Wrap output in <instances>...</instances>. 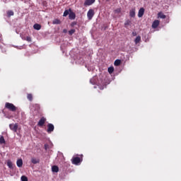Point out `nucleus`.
<instances>
[{
	"mask_svg": "<svg viewBox=\"0 0 181 181\" xmlns=\"http://www.w3.org/2000/svg\"><path fill=\"white\" fill-rule=\"evenodd\" d=\"M95 13L94 12L93 9H89V11L87 13V16H88V21H91V19H93Z\"/></svg>",
	"mask_w": 181,
	"mask_h": 181,
	"instance_id": "3",
	"label": "nucleus"
},
{
	"mask_svg": "<svg viewBox=\"0 0 181 181\" xmlns=\"http://www.w3.org/2000/svg\"><path fill=\"white\" fill-rule=\"evenodd\" d=\"M139 42H141V36L139 35L134 40V43H135V45H138V43H139Z\"/></svg>",
	"mask_w": 181,
	"mask_h": 181,
	"instance_id": "23",
	"label": "nucleus"
},
{
	"mask_svg": "<svg viewBox=\"0 0 181 181\" xmlns=\"http://www.w3.org/2000/svg\"><path fill=\"white\" fill-rule=\"evenodd\" d=\"M136 35H137V34H136V32H133V33H132V36H136Z\"/></svg>",
	"mask_w": 181,
	"mask_h": 181,
	"instance_id": "32",
	"label": "nucleus"
},
{
	"mask_svg": "<svg viewBox=\"0 0 181 181\" xmlns=\"http://www.w3.org/2000/svg\"><path fill=\"white\" fill-rule=\"evenodd\" d=\"M9 128L11 131L13 132H18V124H9Z\"/></svg>",
	"mask_w": 181,
	"mask_h": 181,
	"instance_id": "5",
	"label": "nucleus"
},
{
	"mask_svg": "<svg viewBox=\"0 0 181 181\" xmlns=\"http://www.w3.org/2000/svg\"><path fill=\"white\" fill-rule=\"evenodd\" d=\"M159 23H160V22L158 20L154 21L152 23L153 29H156V28H158V26H159Z\"/></svg>",
	"mask_w": 181,
	"mask_h": 181,
	"instance_id": "9",
	"label": "nucleus"
},
{
	"mask_svg": "<svg viewBox=\"0 0 181 181\" xmlns=\"http://www.w3.org/2000/svg\"><path fill=\"white\" fill-rule=\"evenodd\" d=\"M145 13V8H141L139 10V13H138V17L139 18H142V16H144V14Z\"/></svg>",
	"mask_w": 181,
	"mask_h": 181,
	"instance_id": "8",
	"label": "nucleus"
},
{
	"mask_svg": "<svg viewBox=\"0 0 181 181\" xmlns=\"http://www.w3.org/2000/svg\"><path fill=\"white\" fill-rule=\"evenodd\" d=\"M129 25H131V20H126L124 22V27L128 28Z\"/></svg>",
	"mask_w": 181,
	"mask_h": 181,
	"instance_id": "22",
	"label": "nucleus"
},
{
	"mask_svg": "<svg viewBox=\"0 0 181 181\" xmlns=\"http://www.w3.org/2000/svg\"><path fill=\"white\" fill-rule=\"evenodd\" d=\"M70 12H71V8H69V10H65L63 16H67L68 15H70Z\"/></svg>",
	"mask_w": 181,
	"mask_h": 181,
	"instance_id": "20",
	"label": "nucleus"
},
{
	"mask_svg": "<svg viewBox=\"0 0 181 181\" xmlns=\"http://www.w3.org/2000/svg\"><path fill=\"white\" fill-rule=\"evenodd\" d=\"M54 131V125H53V124H52V123H49L47 124V132L48 134H52Z\"/></svg>",
	"mask_w": 181,
	"mask_h": 181,
	"instance_id": "4",
	"label": "nucleus"
},
{
	"mask_svg": "<svg viewBox=\"0 0 181 181\" xmlns=\"http://www.w3.org/2000/svg\"><path fill=\"white\" fill-rule=\"evenodd\" d=\"M69 18L71 19V21L76 19V13L73 11H70L69 15Z\"/></svg>",
	"mask_w": 181,
	"mask_h": 181,
	"instance_id": "10",
	"label": "nucleus"
},
{
	"mask_svg": "<svg viewBox=\"0 0 181 181\" xmlns=\"http://www.w3.org/2000/svg\"><path fill=\"white\" fill-rule=\"evenodd\" d=\"M158 18H160V19H166V16L165 14H163V13H162V12H159L158 13Z\"/></svg>",
	"mask_w": 181,
	"mask_h": 181,
	"instance_id": "16",
	"label": "nucleus"
},
{
	"mask_svg": "<svg viewBox=\"0 0 181 181\" xmlns=\"http://www.w3.org/2000/svg\"><path fill=\"white\" fill-rule=\"evenodd\" d=\"M13 15H15V13H13V11L9 10L7 11V16L8 18H11V16H13Z\"/></svg>",
	"mask_w": 181,
	"mask_h": 181,
	"instance_id": "18",
	"label": "nucleus"
},
{
	"mask_svg": "<svg viewBox=\"0 0 181 181\" xmlns=\"http://www.w3.org/2000/svg\"><path fill=\"white\" fill-rule=\"evenodd\" d=\"M27 98L28 101H33V95L32 93H28Z\"/></svg>",
	"mask_w": 181,
	"mask_h": 181,
	"instance_id": "19",
	"label": "nucleus"
},
{
	"mask_svg": "<svg viewBox=\"0 0 181 181\" xmlns=\"http://www.w3.org/2000/svg\"><path fill=\"white\" fill-rule=\"evenodd\" d=\"M115 66H119V64H121V60L119 59H116L115 61V63H114Z\"/></svg>",
	"mask_w": 181,
	"mask_h": 181,
	"instance_id": "25",
	"label": "nucleus"
},
{
	"mask_svg": "<svg viewBox=\"0 0 181 181\" xmlns=\"http://www.w3.org/2000/svg\"><path fill=\"white\" fill-rule=\"evenodd\" d=\"M95 2V0H86L84 2V6H90V5H93Z\"/></svg>",
	"mask_w": 181,
	"mask_h": 181,
	"instance_id": "7",
	"label": "nucleus"
},
{
	"mask_svg": "<svg viewBox=\"0 0 181 181\" xmlns=\"http://www.w3.org/2000/svg\"><path fill=\"white\" fill-rule=\"evenodd\" d=\"M129 16L131 18H135V8H132V10H130Z\"/></svg>",
	"mask_w": 181,
	"mask_h": 181,
	"instance_id": "14",
	"label": "nucleus"
},
{
	"mask_svg": "<svg viewBox=\"0 0 181 181\" xmlns=\"http://www.w3.org/2000/svg\"><path fill=\"white\" fill-rule=\"evenodd\" d=\"M25 40H27V42H32V37H26V39H25Z\"/></svg>",
	"mask_w": 181,
	"mask_h": 181,
	"instance_id": "30",
	"label": "nucleus"
},
{
	"mask_svg": "<svg viewBox=\"0 0 181 181\" xmlns=\"http://www.w3.org/2000/svg\"><path fill=\"white\" fill-rule=\"evenodd\" d=\"M52 171L55 173H57V172H59V167L57 165H53L52 167Z\"/></svg>",
	"mask_w": 181,
	"mask_h": 181,
	"instance_id": "15",
	"label": "nucleus"
},
{
	"mask_svg": "<svg viewBox=\"0 0 181 181\" xmlns=\"http://www.w3.org/2000/svg\"><path fill=\"white\" fill-rule=\"evenodd\" d=\"M76 33V30L74 29H71L69 31V35H70V36H71L73 34H74Z\"/></svg>",
	"mask_w": 181,
	"mask_h": 181,
	"instance_id": "28",
	"label": "nucleus"
},
{
	"mask_svg": "<svg viewBox=\"0 0 181 181\" xmlns=\"http://www.w3.org/2000/svg\"><path fill=\"white\" fill-rule=\"evenodd\" d=\"M115 12H116V13H120L121 8H117L116 10H115Z\"/></svg>",
	"mask_w": 181,
	"mask_h": 181,
	"instance_id": "31",
	"label": "nucleus"
},
{
	"mask_svg": "<svg viewBox=\"0 0 181 181\" xmlns=\"http://www.w3.org/2000/svg\"><path fill=\"white\" fill-rule=\"evenodd\" d=\"M83 160L80 157H73L71 159V162L73 165H78Z\"/></svg>",
	"mask_w": 181,
	"mask_h": 181,
	"instance_id": "2",
	"label": "nucleus"
},
{
	"mask_svg": "<svg viewBox=\"0 0 181 181\" xmlns=\"http://www.w3.org/2000/svg\"><path fill=\"white\" fill-rule=\"evenodd\" d=\"M5 138H4V136H1L0 137V144L2 145V144H5Z\"/></svg>",
	"mask_w": 181,
	"mask_h": 181,
	"instance_id": "27",
	"label": "nucleus"
},
{
	"mask_svg": "<svg viewBox=\"0 0 181 181\" xmlns=\"http://www.w3.org/2000/svg\"><path fill=\"white\" fill-rule=\"evenodd\" d=\"M52 23H53V25H60V23H62V22L59 19H54L52 21Z\"/></svg>",
	"mask_w": 181,
	"mask_h": 181,
	"instance_id": "21",
	"label": "nucleus"
},
{
	"mask_svg": "<svg viewBox=\"0 0 181 181\" xmlns=\"http://www.w3.org/2000/svg\"><path fill=\"white\" fill-rule=\"evenodd\" d=\"M7 166H8L9 169H13V163H12V161H11V160H8L7 161Z\"/></svg>",
	"mask_w": 181,
	"mask_h": 181,
	"instance_id": "17",
	"label": "nucleus"
},
{
	"mask_svg": "<svg viewBox=\"0 0 181 181\" xmlns=\"http://www.w3.org/2000/svg\"><path fill=\"white\" fill-rule=\"evenodd\" d=\"M31 162L32 163H33L34 165H36V163H39V159H36L35 158H33L31 159Z\"/></svg>",
	"mask_w": 181,
	"mask_h": 181,
	"instance_id": "24",
	"label": "nucleus"
},
{
	"mask_svg": "<svg viewBox=\"0 0 181 181\" xmlns=\"http://www.w3.org/2000/svg\"><path fill=\"white\" fill-rule=\"evenodd\" d=\"M5 108H6V110H8L9 111H11L12 112H15V111L18 110V107H16L15 105L11 103H6Z\"/></svg>",
	"mask_w": 181,
	"mask_h": 181,
	"instance_id": "1",
	"label": "nucleus"
},
{
	"mask_svg": "<svg viewBox=\"0 0 181 181\" xmlns=\"http://www.w3.org/2000/svg\"><path fill=\"white\" fill-rule=\"evenodd\" d=\"M45 122H46V118L42 117L39 120L37 125H38V127H43L45 125Z\"/></svg>",
	"mask_w": 181,
	"mask_h": 181,
	"instance_id": "6",
	"label": "nucleus"
},
{
	"mask_svg": "<svg viewBox=\"0 0 181 181\" xmlns=\"http://www.w3.org/2000/svg\"><path fill=\"white\" fill-rule=\"evenodd\" d=\"M16 164L18 168H22V166L23 165V160H22V158L18 159L16 162Z\"/></svg>",
	"mask_w": 181,
	"mask_h": 181,
	"instance_id": "12",
	"label": "nucleus"
},
{
	"mask_svg": "<svg viewBox=\"0 0 181 181\" xmlns=\"http://www.w3.org/2000/svg\"><path fill=\"white\" fill-rule=\"evenodd\" d=\"M33 108H34V111H37V112H39L40 110V105L36 103L33 105Z\"/></svg>",
	"mask_w": 181,
	"mask_h": 181,
	"instance_id": "11",
	"label": "nucleus"
},
{
	"mask_svg": "<svg viewBox=\"0 0 181 181\" xmlns=\"http://www.w3.org/2000/svg\"><path fill=\"white\" fill-rule=\"evenodd\" d=\"M21 181H28V177L25 175L21 176Z\"/></svg>",
	"mask_w": 181,
	"mask_h": 181,
	"instance_id": "29",
	"label": "nucleus"
},
{
	"mask_svg": "<svg viewBox=\"0 0 181 181\" xmlns=\"http://www.w3.org/2000/svg\"><path fill=\"white\" fill-rule=\"evenodd\" d=\"M74 25H77V23L76 22L71 23V26H74Z\"/></svg>",
	"mask_w": 181,
	"mask_h": 181,
	"instance_id": "33",
	"label": "nucleus"
},
{
	"mask_svg": "<svg viewBox=\"0 0 181 181\" xmlns=\"http://www.w3.org/2000/svg\"><path fill=\"white\" fill-rule=\"evenodd\" d=\"M107 71H108V73H110V74H112V73H114V67L112 66L109 67Z\"/></svg>",
	"mask_w": 181,
	"mask_h": 181,
	"instance_id": "26",
	"label": "nucleus"
},
{
	"mask_svg": "<svg viewBox=\"0 0 181 181\" xmlns=\"http://www.w3.org/2000/svg\"><path fill=\"white\" fill-rule=\"evenodd\" d=\"M107 1H110V0H107Z\"/></svg>",
	"mask_w": 181,
	"mask_h": 181,
	"instance_id": "35",
	"label": "nucleus"
},
{
	"mask_svg": "<svg viewBox=\"0 0 181 181\" xmlns=\"http://www.w3.org/2000/svg\"><path fill=\"white\" fill-rule=\"evenodd\" d=\"M63 33H67V30H66V29H64V30H63Z\"/></svg>",
	"mask_w": 181,
	"mask_h": 181,
	"instance_id": "34",
	"label": "nucleus"
},
{
	"mask_svg": "<svg viewBox=\"0 0 181 181\" xmlns=\"http://www.w3.org/2000/svg\"><path fill=\"white\" fill-rule=\"evenodd\" d=\"M34 29H35V30H40V29H42V25H40V24L38 23H35L33 25Z\"/></svg>",
	"mask_w": 181,
	"mask_h": 181,
	"instance_id": "13",
	"label": "nucleus"
}]
</instances>
